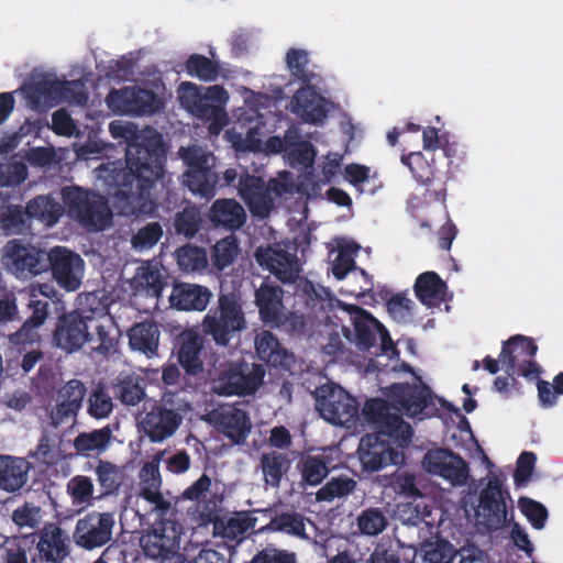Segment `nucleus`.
Listing matches in <instances>:
<instances>
[{"instance_id":"f257e3e1","label":"nucleus","mask_w":563,"mask_h":563,"mask_svg":"<svg viewBox=\"0 0 563 563\" xmlns=\"http://www.w3.org/2000/svg\"><path fill=\"white\" fill-rule=\"evenodd\" d=\"M114 139H124L125 167L109 163L101 168L106 183L115 187L114 196L120 203V212L125 217H150L157 205L151 197V190L164 173L166 148L163 136L154 129L137 131L119 121L109 124Z\"/></svg>"},{"instance_id":"f03ea898","label":"nucleus","mask_w":563,"mask_h":563,"mask_svg":"<svg viewBox=\"0 0 563 563\" xmlns=\"http://www.w3.org/2000/svg\"><path fill=\"white\" fill-rule=\"evenodd\" d=\"M354 342L360 350L369 351L380 341V351L398 354L387 329L368 311L345 305L331 296L330 289L319 286V349L334 362L345 353V342Z\"/></svg>"},{"instance_id":"7ed1b4c3","label":"nucleus","mask_w":563,"mask_h":563,"mask_svg":"<svg viewBox=\"0 0 563 563\" xmlns=\"http://www.w3.org/2000/svg\"><path fill=\"white\" fill-rule=\"evenodd\" d=\"M365 420L377 430L362 437L357 453L363 468L377 472L388 465H398L404 455L391 448L405 449L411 443V426L399 413L391 412L390 404L382 398L367 400L363 408Z\"/></svg>"},{"instance_id":"20e7f679","label":"nucleus","mask_w":563,"mask_h":563,"mask_svg":"<svg viewBox=\"0 0 563 563\" xmlns=\"http://www.w3.org/2000/svg\"><path fill=\"white\" fill-rule=\"evenodd\" d=\"M52 341L56 347L67 353L77 352L88 343L91 353L101 356L113 352L117 345L115 339L110 335L106 325L78 310L58 317Z\"/></svg>"},{"instance_id":"39448f33","label":"nucleus","mask_w":563,"mask_h":563,"mask_svg":"<svg viewBox=\"0 0 563 563\" xmlns=\"http://www.w3.org/2000/svg\"><path fill=\"white\" fill-rule=\"evenodd\" d=\"M201 327L203 334L211 338L217 346L227 347L233 339H239L247 328L241 292L220 291Z\"/></svg>"},{"instance_id":"423d86ee","label":"nucleus","mask_w":563,"mask_h":563,"mask_svg":"<svg viewBox=\"0 0 563 563\" xmlns=\"http://www.w3.org/2000/svg\"><path fill=\"white\" fill-rule=\"evenodd\" d=\"M238 191L241 199L255 218L265 219L275 209V199L292 196L297 188L294 175L283 170L277 177L271 178L268 183L260 176L250 175L244 172L240 175Z\"/></svg>"},{"instance_id":"0eeeda50","label":"nucleus","mask_w":563,"mask_h":563,"mask_svg":"<svg viewBox=\"0 0 563 563\" xmlns=\"http://www.w3.org/2000/svg\"><path fill=\"white\" fill-rule=\"evenodd\" d=\"M191 410L190 402L180 391H165L159 400L144 408L141 427L153 443H159L173 437Z\"/></svg>"},{"instance_id":"6e6552de","label":"nucleus","mask_w":563,"mask_h":563,"mask_svg":"<svg viewBox=\"0 0 563 563\" xmlns=\"http://www.w3.org/2000/svg\"><path fill=\"white\" fill-rule=\"evenodd\" d=\"M60 196L67 216L81 227L101 231L110 224L112 212L108 200L99 192L73 185L64 187Z\"/></svg>"},{"instance_id":"1a4fd4ad","label":"nucleus","mask_w":563,"mask_h":563,"mask_svg":"<svg viewBox=\"0 0 563 563\" xmlns=\"http://www.w3.org/2000/svg\"><path fill=\"white\" fill-rule=\"evenodd\" d=\"M329 120L336 122L340 132L344 136V152H330L322 161L321 175L319 183L324 184L335 183L342 172V162L344 155L349 153V144L354 139L355 126L352 123L350 115L344 111L339 102L324 97L319 92V128L323 126Z\"/></svg>"},{"instance_id":"9d476101","label":"nucleus","mask_w":563,"mask_h":563,"mask_svg":"<svg viewBox=\"0 0 563 563\" xmlns=\"http://www.w3.org/2000/svg\"><path fill=\"white\" fill-rule=\"evenodd\" d=\"M180 157L187 169L184 185L195 195L211 199L216 195L219 175L216 172L217 158L212 152L197 145L181 147Z\"/></svg>"},{"instance_id":"9b49d317","label":"nucleus","mask_w":563,"mask_h":563,"mask_svg":"<svg viewBox=\"0 0 563 563\" xmlns=\"http://www.w3.org/2000/svg\"><path fill=\"white\" fill-rule=\"evenodd\" d=\"M177 92L180 104L197 119L218 121L220 117L225 115L223 106L229 100V93L222 86L205 88L184 81Z\"/></svg>"},{"instance_id":"f8f14e48","label":"nucleus","mask_w":563,"mask_h":563,"mask_svg":"<svg viewBox=\"0 0 563 563\" xmlns=\"http://www.w3.org/2000/svg\"><path fill=\"white\" fill-rule=\"evenodd\" d=\"M224 484L202 473L177 498L178 501H190L189 510L197 515L203 523H212L219 519L224 501Z\"/></svg>"},{"instance_id":"ddd939ff","label":"nucleus","mask_w":563,"mask_h":563,"mask_svg":"<svg viewBox=\"0 0 563 563\" xmlns=\"http://www.w3.org/2000/svg\"><path fill=\"white\" fill-rule=\"evenodd\" d=\"M3 263L20 279H27L47 272L48 251L14 239L3 249Z\"/></svg>"},{"instance_id":"4468645a","label":"nucleus","mask_w":563,"mask_h":563,"mask_svg":"<svg viewBox=\"0 0 563 563\" xmlns=\"http://www.w3.org/2000/svg\"><path fill=\"white\" fill-rule=\"evenodd\" d=\"M264 376L261 364L253 363L250 367L245 362L232 363L214 379L213 390L220 396H250L258 389Z\"/></svg>"},{"instance_id":"2eb2a0df","label":"nucleus","mask_w":563,"mask_h":563,"mask_svg":"<svg viewBox=\"0 0 563 563\" xmlns=\"http://www.w3.org/2000/svg\"><path fill=\"white\" fill-rule=\"evenodd\" d=\"M358 416V407L341 386L334 383L319 385V417L339 426L353 423Z\"/></svg>"},{"instance_id":"dca6fc26","label":"nucleus","mask_w":563,"mask_h":563,"mask_svg":"<svg viewBox=\"0 0 563 563\" xmlns=\"http://www.w3.org/2000/svg\"><path fill=\"white\" fill-rule=\"evenodd\" d=\"M106 103L109 109L121 114H153L158 112L164 103L152 90L139 87L112 89Z\"/></svg>"},{"instance_id":"f3484780","label":"nucleus","mask_w":563,"mask_h":563,"mask_svg":"<svg viewBox=\"0 0 563 563\" xmlns=\"http://www.w3.org/2000/svg\"><path fill=\"white\" fill-rule=\"evenodd\" d=\"M388 397L396 413L402 412L410 418L430 416L435 410L431 389L427 385L394 384L389 387Z\"/></svg>"},{"instance_id":"a211bd4d","label":"nucleus","mask_w":563,"mask_h":563,"mask_svg":"<svg viewBox=\"0 0 563 563\" xmlns=\"http://www.w3.org/2000/svg\"><path fill=\"white\" fill-rule=\"evenodd\" d=\"M295 243H277L265 250L258 249L256 261L283 283L295 282L300 272Z\"/></svg>"},{"instance_id":"6ab92c4d","label":"nucleus","mask_w":563,"mask_h":563,"mask_svg":"<svg viewBox=\"0 0 563 563\" xmlns=\"http://www.w3.org/2000/svg\"><path fill=\"white\" fill-rule=\"evenodd\" d=\"M266 154L284 153L291 167L308 168L312 166L316 151L313 145L301 140V135L296 126H290L285 131L283 137L274 135L265 142Z\"/></svg>"},{"instance_id":"aec40b11","label":"nucleus","mask_w":563,"mask_h":563,"mask_svg":"<svg viewBox=\"0 0 563 563\" xmlns=\"http://www.w3.org/2000/svg\"><path fill=\"white\" fill-rule=\"evenodd\" d=\"M114 525V517L110 512H89L76 522L74 541L88 551L101 548L112 539Z\"/></svg>"},{"instance_id":"412c9836","label":"nucleus","mask_w":563,"mask_h":563,"mask_svg":"<svg viewBox=\"0 0 563 563\" xmlns=\"http://www.w3.org/2000/svg\"><path fill=\"white\" fill-rule=\"evenodd\" d=\"M49 264L47 272L51 271L54 280L66 291H76L84 277V260L75 252L55 246L48 251Z\"/></svg>"},{"instance_id":"4be33fe9","label":"nucleus","mask_w":563,"mask_h":563,"mask_svg":"<svg viewBox=\"0 0 563 563\" xmlns=\"http://www.w3.org/2000/svg\"><path fill=\"white\" fill-rule=\"evenodd\" d=\"M180 533L181 527L175 520L155 521L140 543L146 556L166 560L177 553Z\"/></svg>"},{"instance_id":"5701e85b","label":"nucleus","mask_w":563,"mask_h":563,"mask_svg":"<svg viewBox=\"0 0 563 563\" xmlns=\"http://www.w3.org/2000/svg\"><path fill=\"white\" fill-rule=\"evenodd\" d=\"M401 163L407 166L412 177L420 184L426 185L427 196L435 201L444 202L446 197L445 180L435 166L434 155L428 158L422 152H411L402 155Z\"/></svg>"},{"instance_id":"b1692460","label":"nucleus","mask_w":563,"mask_h":563,"mask_svg":"<svg viewBox=\"0 0 563 563\" xmlns=\"http://www.w3.org/2000/svg\"><path fill=\"white\" fill-rule=\"evenodd\" d=\"M422 465L432 475H438L450 482L453 486L466 484L468 479V465L459 455L448 449H434L426 453Z\"/></svg>"},{"instance_id":"393cba45","label":"nucleus","mask_w":563,"mask_h":563,"mask_svg":"<svg viewBox=\"0 0 563 563\" xmlns=\"http://www.w3.org/2000/svg\"><path fill=\"white\" fill-rule=\"evenodd\" d=\"M86 385L76 378L68 380L56 393V404L51 409L49 419L54 428L75 422L86 397Z\"/></svg>"},{"instance_id":"a878e982","label":"nucleus","mask_w":563,"mask_h":563,"mask_svg":"<svg viewBox=\"0 0 563 563\" xmlns=\"http://www.w3.org/2000/svg\"><path fill=\"white\" fill-rule=\"evenodd\" d=\"M506 498H510V495L503 488L501 481L498 477L489 478L479 494L478 506L487 528L499 529L506 525Z\"/></svg>"},{"instance_id":"bb28decb","label":"nucleus","mask_w":563,"mask_h":563,"mask_svg":"<svg viewBox=\"0 0 563 563\" xmlns=\"http://www.w3.org/2000/svg\"><path fill=\"white\" fill-rule=\"evenodd\" d=\"M35 549L41 562L63 563L70 554V539L59 525L46 522L37 531Z\"/></svg>"},{"instance_id":"cd10ccee","label":"nucleus","mask_w":563,"mask_h":563,"mask_svg":"<svg viewBox=\"0 0 563 563\" xmlns=\"http://www.w3.org/2000/svg\"><path fill=\"white\" fill-rule=\"evenodd\" d=\"M49 302L47 299H40L36 292H31L26 311L29 316L22 327L9 335L10 342L15 346H25L41 341L40 330L46 322L49 314Z\"/></svg>"},{"instance_id":"c85d7f7f","label":"nucleus","mask_w":563,"mask_h":563,"mask_svg":"<svg viewBox=\"0 0 563 563\" xmlns=\"http://www.w3.org/2000/svg\"><path fill=\"white\" fill-rule=\"evenodd\" d=\"M211 416L218 430L232 442L240 444L246 440L252 423L245 410L232 405H222Z\"/></svg>"},{"instance_id":"c756f323","label":"nucleus","mask_w":563,"mask_h":563,"mask_svg":"<svg viewBox=\"0 0 563 563\" xmlns=\"http://www.w3.org/2000/svg\"><path fill=\"white\" fill-rule=\"evenodd\" d=\"M205 340L197 332H184L179 336L177 361L188 376H198L203 373Z\"/></svg>"},{"instance_id":"7c9ffc66","label":"nucleus","mask_w":563,"mask_h":563,"mask_svg":"<svg viewBox=\"0 0 563 563\" xmlns=\"http://www.w3.org/2000/svg\"><path fill=\"white\" fill-rule=\"evenodd\" d=\"M32 464L23 459L11 455H0V489L7 493L21 490L29 479Z\"/></svg>"},{"instance_id":"2f4dec72","label":"nucleus","mask_w":563,"mask_h":563,"mask_svg":"<svg viewBox=\"0 0 563 563\" xmlns=\"http://www.w3.org/2000/svg\"><path fill=\"white\" fill-rule=\"evenodd\" d=\"M129 344L148 358L158 355L161 330L153 320L137 322L128 330Z\"/></svg>"},{"instance_id":"473e14b6","label":"nucleus","mask_w":563,"mask_h":563,"mask_svg":"<svg viewBox=\"0 0 563 563\" xmlns=\"http://www.w3.org/2000/svg\"><path fill=\"white\" fill-rule=\"evenodd\" d=\"M283 295L278 286L262 284L255 291V303L265 323L278 325L283 321Z\"/></svg>"},{"instance_id":"72a5a7b5","label":"nucleus","mask_w":563,"mask_h":563,"mask_svg":"<svg viewBox=\"0 0 563 563\" xmlns=\"http://www.w3.org/2000/svg\"><path fill=\"white\" fill-rule=\"evenodd\" d=\"M538 346L533 339L525 335H514L503 343L499 354L500 363L507 375H509L514 383H516V363L519 356L534 357Z\"/></svg>"},{"instance_id":"f704fd0d","label":"nucleus","mask_w":563,"mask_h":563,"mask_svg":"<svg viewBox=\"0 0 563 563\" xmlns=\"http://www.w3.org/2000/svg\"><path fill=\"white\" fill-rule=\"evenodd\" d=\"M209 220L214 228L234 231L245 223L246 214L236 200L217 199L209 210Z\"/></svg>"},{"instance_id":"c9c22d12","label":"nucleus","mask_w":563,"mask_h":563,"mask_svg":"<svg viewBox=\"0 0 563 563\" xmlns=\"http://www.w3.org/2000/svg\"><path fill=\"white\" fill-rule=\"evenodd\" d=\"M413 290L422 305L432 308L445 301L448 285L438 273L428 271L417 277Z\"/></svg>"},{"instance_id":"e433bc0d","label":"nucleus","mask_w":563,"mask_h":563,"mask_svg":"<svg viewBox=\"0 0 563 563\" xmlns=\"http://www.w3.org/2000/svg\"><path fill=\"white\" fill-rule=\"evenodd\" d=\"M212 292L208 287L183 284L176 286L170 296L172 303L184 311H203L210 302Z\"/></svg>"},{"instance_id":"4c0bfd02","label":"nucleus","mask_w":563,"mask_h":563,"mask_svg":"<svg viewBox=\"0 0 563 563\" xmlns=\"http://www.w3.org/2000/svg\"><path fill=\"white\" fill-rule=\"evenodd\" d=\"M113 439L111 427L104 426L89 432H80L74 439L73 445L77 454L85 457H98L110 446Z\"/></svg>"},{"instance_id":"58836bf2","label":"nucleus","mask_w":563,"mask_h":563,"mask_svg":"<svg viewBox=\"0 0 563 563\" xmlns=\"http://www.w3.org/2000/svg\"><path fill=\"white\" fill-rule=\"evenodd\" d=\"M255 351L258 358L274 367H286L289 355L277 338L269 331H262L255 338Z\"/></svg>"},{"instance_id":"ea45409f","label":"nucleus","mask_w":563,"mask_h":563,"mask_svg":"<svg viewBox=\"0 0 563 563\" xmlns=\"http://www.w3.org/2000/svg\"><path fill=\"white\" fill-rule=\"evenodd\" d=\"M31 221L37 220L47 227L56 224L63 216V206L51 196H36L26 206Z\"/></svg>"},{"instance_id":"a19ab883","label":"nucleus","mask_w":563,"mask_h":563,"mask_svg":"<svg viewBox=\"0 0 563 563\" xmlns=\"http://www.w3.org/2000/svg\"><path fill=\"white\" fill-rule=\"evenodd\" d=\"M133 284L137 291L143 290L147 296L158 298L167 282L161 269L148 263L136 269Z\"/></svg>"},{"instance_id":"79ce46f5","label":"nucleus","mask_w":563,"mask_h":563,"mask_svg":"<svg viewBox=\"0 0 563 563\" xmlns=\"http://www.w3.org/2000/svg\"><path fill=\"white\" fill-rule=\"evenodd\" d=\"M260 462L266 484L272 487H278L283 475L288 471L290 465L287 455L272 451L263 453Z\"/></svg>"},{"instance_id":"37998d69","label":"nucleus","mask_w":563,"mask_h":563,"mask_svg":"<svg viewBox=\"0 0 563 563\" xmlns=\"http://www.w3.org/2000/svg\"><path fill=\"white\" fill-rule=\"evenodd\" d=\"M202 216L196 206H187L176 212L173 221L175 233L188 240L194 239L202 227Z\"/></svg>"},{"instance_id":"c03bdc74","label":"nucleus","mask_w":563,"mask_h":563,"mask_svg":"<svg viewBox=\"0 0 563 563\" xmlns=\"http://www.w3.org/2000/svg\"><path fill=\"white\" fill-rule=\"evenodd\" d=\"M0 224L7 234H22L31 228L26 208L9 205L0 214Z\"/></svg>"},{"instance_id":"a18cd8bd","label":"nucleus","mask_w":563,"mask_h":563,"mask_svg":"<svg viewBox=\"0 0 563 563\" xmlns=\"http://www.w3.org/2000/svg\"><path fill=\"white\" fill-rule=\"evenodd\" d=\"M186 73L201 81H214L220 75V65L201 54H191L185 63Z\"/></svg>"},{"instance_id":"49530a36","label":"nucleus","mask_w":563,"mask_h":563,"mask_svg":"<svg viewBox=\"0 0 563 563\" xmlns=\"http://www.w3.org/2000/svg\"><path fill=\"white\" fill-rule=\"evenodd\" d=\"M294 112L300 114L306 122L317 123V87L308 85L297 90L291 100Z\"/></svg>"},{"instance_id":"de8ad7c7","label":"nucleus","mask_w":563,"mask_h":563,"mask_svg":"<svg viewBox=\"0 0 563 563\" xmlns=\"http://www.w3.org/2000/svg\"><path fill=\"white\" fill-rule=\"evenodd\" d=\"M118 399L126 406H135L145 397L143 379L139 376L128 375L114 386Z\"/></svg>"},{"instance_id":"09e8293b","label":"nucleus","mask_w":563,"mask_h":563,"mask_svg":"<svg viewBox=\"0 0 563 563\" xmlns=\"http://www.w3.org/2000/svg\"><path fill=\"white\" fill-rule=\"evenodd\" d=\"M239 252L240 246L234 235H229L224 239H221L213 245L211 251V261L213 267L219 272L229 267L238 257Z\"/></svg>"},{"instance_id":"8fccbe9b","label":"nucleus","mask_w":563,"mask_h":563,"mask_svg":"<svg viewBox=\"0 0 563 563\" xmlns=\"http://www.w3.org/2000/svg\"><path fill=\"white\" fill-rule=\"evenodd\" d=\"M175 254L177 264L184 272L202 271L208 265L207 252L202 247L186 244L178 247Z\"/></svg>"},{"instance_id":"3c124183","label":"nucleus","mask_w":563,"mask_h":563,"mask_svg":"<svg viewBox=\"0 0 563 563\" xmlns=\"http://www.w3.org/2000/svg\"><path fill=\"white\" fill-rule=\"evenodd\" d=\"M356 522L360 532L371 537L382 533L388 525L385 512L376 507L362 510L357 516Z\"/></svg>"},{"instance_id":"603ef678","label":"nucleus","mask_w":563,"mask_h":563,"mask_svg":"<svg viewBox=\"0 0 563 563\" xmlns=\"http://www.w3.org/2000/svg\"><path fill=\"white\" fill-rule=\"evenodd\" d=\"M96 475L102 494L109 495L118 492L121 484V472L118 465L110 461L99 460Z\"/></svg>"},{"instance_id":"864d4df0","label":"nucleus","mask_w":563,"mask_h":563,"mask_svg":"<svg viewBox=\"0 0 563 563\" xmlns=\"http://www.w3.org/2000/svg\"><path fill=\"white\" fill-rule=\"evenodd\" d=\"M113 410V401L103 386L99 385L90 393L88 397L87 412L95 419H104Z\"/></svg>"},{"instance_id":"5fc2aeb1","label":"nucleus","mask_w":563,"mask_h":563,"mask_svg":"<svg viewBox=\"0 0 563 563\" xmlns=\"http://www.w3.org/2000/svg\"><path fill=\"white\" fill-rule=\"evenodd\" d=\"M140 496L161 492L162 476L158 461L146 462L140 470Z\"/></svg>"},{"instance_id":"6e6d98bb","label":"nucleus","mask_w":563,"mask_h":563,"mask_svg":"<svg viewBox=\"0 0 563 563\" xmlns=\"http://www.w3.org/2000/svg\"><path fill=\"white\" fill-rule=\"evenodd\" d=\"M518 508L534 529L540 530L545 526L549 512L543 504L522 496L518 499Z\"/></svg>"},{"instance_id":"4d7b16f0","label":"nucleus","mask_w":563,"mask_h":563,"mask_svg":"<svg viewBox=\"0 0 563 563\" xmlns=\"http://www.w3.org/2000/svg\"><path fill=\"white\" fill-rule=\"evenodd\" d=\"M64 81L56 79L41 78L33 81L29 87V97L35 101L41 99L55 100L60 98Z\"/></svg>"},{"instance_id":"13d9d810","label":"nucleus","mask_w":563,"mask_h":563,"mask_svg":"<svg viewBox=\"0 0 563 563\" xmlns=\"http://www.w3.org/2000/svg\"><path fill=\"white\" fill-rule=\"evenodd\" d=\"M163 236V228L158 222H150L140 228L131 239L135 250H147L153 247Z\"/></svg>"},{"instance_id":"bf43d9fd","label":"nucleus","mask_w":563,"mask_h":563,"mask_svg":"<svg viewBox=\"0 0 563 563\" xmlns=\"http://www.w3.org/2000/svg\"><path fill=\"white\" fill-rule=\"evenodd\" d=\"M356 483L349 477H333L322 488H319V501H331L335 497L349 495Z\"/></svg>"},{"instance_id":"052dcab7","label":"nucleus","mask_w":563,"mask_h":563,"mask_svg":"<svg viewBox=\"0 0 563 563\" xmlns=\"http://www.w3.org/2000/svg\"><path fill=\"white\" fill-rule=\"evenodd\" d=\"M30 455L37 462L47 466L55 465L58 460L54 438L46 431L42 432L37 445Z\"/></svg>"},{"instance_id":"680f3d73","label":"nucleus","mask_w":563,"mask_h":563,"mask_svg":"<svg viewBox=\"0 0 563 563\" xmlns=\"http://www.w3.org/2000/svg\"><path fill=\"white\" fill-rule=\"evenodd\" d=\"M344 179L352 185L360 194L365 192L363 185L369 180L376 179V172L371 174V168L366 165L351 163L343 168Z\"/></svg>"},{"instance_id":"e2e57ef3","label":"nucleus","mask_w":563,"mask_h":563,"mask_svg":"<svg viewBox=\"0 0 563 563\" xmlns=\"http://www.w3.org/2000/svg\"><path fill=\"white\" fill-rule=\"evenodd\" d=\"M536 462L537 455L533 452L523 451L519 455L514 472V482L516 486H523L530 481L534 471Z\"/></svg>"},{"instance_id":"0e129e2a","label":"nucleus","mask_w":563,"mask_h":563,"mask_svg":"<svg viewBox=\"0 0 563 563\" xmlns=\"http://www.w3.org/2000/svg\"><path fill=\"white\" fill-rule=\"evenodd\" d=\"M40 520L41 508L30 503L23 504L12 512V521L20 528L34 529L40 523Z\"/></svg>"},{"instance_id":"69168bd1","label":"nucleus","mask_w":563,"mask_h":563,"mask_svg":"<svg viewBox=\"0 0 563 563\" xmlns=\"http://www.w3.org/2000/svg\"><path fill=\"white\" fill-rule=\"evenodd\" d=\"M287 66L291 74L305 84L310 81L311 75L306 70L308 55L302 49L291 48L286 56Z\"/></svg>"},{"instance_id":"338daca9","label":"nucleus","mask_w":563,"mask_h":563,"mask_svg":"<svg viewBox=\"0 0 563 563\" xmlns=\"http://www.w3.org/2000/svg\"><path fill=\"white\" fill-rule=\"evenodd\" d=\"M454 549L448 541H439L424 551L422 563H451Z\"/></svg>"},{"instance_id":"774afa93","label":"nucleus","mask_w":563,"mask_h":563,"mask_svg":"<svg viewBox=\"0 0 563 563\" xmlns=\"http://www.w3.org/2000/svg\"><path fill=\"white\" fill-rule=\"evenodd\" d=\"M250 563H296V555L285 550L266 547L258 551Z\"/></svg>"}]
</instances>
